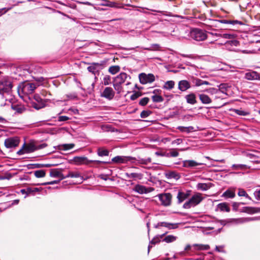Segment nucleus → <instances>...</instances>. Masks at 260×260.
I'll return each instance as SVG.
<instances>
[{
  "label": "nucleus",
  "instance_id": "41",
  "mask_svg": "<svg viewBox=\"0 0 260 260\" xmlns=\"http://www.w3.org/2000/svg\"><path fill=\"white\" fill-rule=\"evenodd\" d=\"M204 91L207 92L208 93H209L211 95L219 94V90L217 89V88H214V87H211V88L204 89Z\"/></svg>",
  "mask_w": 260,
  "mask_h": 260
},
{
  "label": "nucleus",
  "instance_id": "55",
  "mask_svg": "<svg viewBox=\"0 0 260 260\" xmlns=\"http://www.w3.org/2000/svg\"><path fill=\"white\" fill-rule=\"evenodd\" d=\"M35 149L36 151L37 150L42 149H43V148L46 147L47 146V144L45 143H43L41 144L35 143Z\"/></svg>",
  "mask_w": 260,
  "mask_h": 260
},
{
  "label": "nucleus",
  "instance_id": "11",
  "mask_svg": "<svg viewBox=\"0 0 260 260\" xmlns=\"http://www.w3.org/2000/svg\"><path fill=\"white\" fill-rule=\"evenodd\" d=\"M158 197L163 206H168L171 205L172 196L170 193H161Z\"/></svg>",
  "mask_w": 260,
  "mask_h": 260
},
{
  "label": "nucleus",
  "instance_id": "43",
  "mask_svg": "<svg viewBox=\"0 0 260 260\" xmlns=\"http://www.w3.org/2000/svg\"><path fill=\"white\" fill-rule=\"evenodd\" d=\"M125 176L128 179H134V178L140 179V178L141 177V174L137 173H126L125 174Z\"/></svg>",
  "mask_w": 260,
  "mask_h": 260
},
{
  "label": "nucleus",
  "instance_id": "31",
  "mask_svg": "<svg viewBox=\"0 0 260 260\" xmlns=\"http://www.w3.org/2000/svg\"><path fill=\"white\" fill-rule=\"evenodd\" d=\"M231 40L227 41L224 43V45L226 47L228 48L229 49H231L230 46H238L239 45V42L235 39H233Z\"/></svg>",
  "mask_w": 260,
  "mask_h": 260
},
{
  "label": "nucleus",
  "instance_id": "63",
  "mask_svg": "<svg viewBox=\"0 0 260 260\" xmlns=\"http://www.w3.org/2000/svg\"><path fill=\"white\" fill-rule=\"evenodd\" d=\"M141 95V93L139 92H135L131 96V100L132 101H134L140 96Z\"/></svg>",
  "mask_w": 260,
  "mask_h": 260
},
{
  "label": "nucleus",
  "instance_id": "35",
  "mask_svg": "<svg viewBox=\"0 0 260 260\" xmlns=\"http://www.w3.org/2000/svg\"><path fill=\"white\" fill-rule=\"evenodd\" d=\"M211 186L209 184H207L205 183H199L197 185V188L198 190H201L202 191H206L209 189L210 188Z\"/></svg>",
  "mask_w": 260,
  "mask_h": 260
},
{
  "label": "nucleus",
  "instance_id": "60",
  "mask_svg": "<svg viewBox=\"0 0 260 260\" xmlns=\"http://www.w3.org/2000/svg\"><path fill=\"white\" fill-rule=\"evenodd\" d=\"M172 224L166 222H161L158 223L157 225L155 226V228H158L159 226H161L164 228H170V225H172Z\"/></svg>",
  "mask_w": 260,
  "mask_h": 260
},
{
  "label": "nucleus",
  "instance_id": "20",
  "mask_svg": "<svg viewBox=\"0 0 260 260\" xmlns=\"http://www.w3.org/2000/svg\"><path fill=\"white\" fill-rule=\"evenodd\" d=\"M191 87L190 83L186 80H182L178 82V89L181 91H185Z\"/></svg>",
  "mask_w": 260,
  "mask_h": 260
},
{
  "label": "nucleus",
  "instance_id": "24",
  "mask_svg": "<svg viewBox=\"0 0 260 260\" xmlns=\"http://www.w3.org/2000/svg\"><path fill=\"white\" fill-rule=\"evenodd\" d=\"M217 210H219L221 212H229L231 211L229 206V204L226 202H223L218 204L217 205Z\"/></svg>",
  "mask_w": 260,
  "mask_h": 260
},
{
  "label": "nucleus",
  "instance_id": "9",
  "mask_svg": "<svg viewBox=\"0 0 260 260\" xmlns=\"http://www.w3.org/2000/svg\"><path fill=\"white\" fill-rule=\"evenodd\" d=\"M34 100V101H31L30 103V106L34 108L39 110L45 106V101L39 94H35Z\"/></svg>",
  "mask_w": 260,
  "mask_h": 260
},
{
  "label": "nucleus",
  "instance_id": "15",
  "mask_svg": "<svg viewBox=\"0 0 260 260\" xmlns=\"http://www.w3.org/2000/svg\"><path fill=\"white\" fill-rule=\"evenodd\" d=\"M102 66V63L98 62H92L91 66L87 67V70L88 72L91 73L95 76V79L97 78L96 77V74H99V71L100 70V67Z\"/></svg>",
  "mask_w": 260,
  "mask_h": 260
},
{
  "label": "nucleus",
  "instance_id": "64",
  "mask_svg": "<svg viewBox=\"0 0 260 260\" xmlns=\"http://www.w3.org/2000/svg\"><path fill=\"white\" fill-rule=\"evenodd\" d=\"M253 194L256 199L260 200V189H256Z\"/></svg>",
  "mask_w": 260,
  "mask_h": 260
},
{
  "label": "nucleus",
  "instance_id": "61",
  "mask_svg": "<svg viewBox=\"0 0 260 260\" xmlns=\"http://www.w3.org/2000/svg\"><path fill=\"white\" fill-rule=\"evenodd\" d=\"M40 191L39 188H31V187H27V194L34 193V192H39Z\"/></svg>",
  "mask_w": 260,
  "mask_h": 260
},
{
  "label": "nucleus",
  "instance_id": "54",
  "mask_svg": "<svg viewBox=\"0 0 260 260\" xmlns=\"http://www.w3.org/2000/svg\"><path fill=\"white\" fill-rule=\"evenodd\" d=\"M220 38H222L225 39H234L235 35L233 34H220Z\"/></svg>",
  "mask_w": 260,
  "mask_h": 260
},
{
  "label": "nucleus",
  "instance_id": "22",
  "mask_svg": "<svg viewBox=\"0 0 260 260\" xmlns=\"http://www.w3.org/2000/svg\"><path fill=\"white\" fill-rule=\"evenodd\" d=\"M127 77L131 79V77L128 76L125 73H121L114 78V82L122 84L125 82Z\"/></svg>",
  "mask_w": 260,
  "mask_h": 260
},
{
  "label": "nucleus",
  "instance_id": "1",
  "mask_svg": "<svg viewBox=\"0 0 260 260\" xmlns=\"http://www.w3.org/2000/svg\"><path fill=\"white\" fill-rule=\"evenodd\" d=\"M71 162L75 165H88L90 163H94L96 164H107L110 163V161H101L98 160H89L86 156H75L71 160Z\"/></svg>",
  "mask_w": 260,
  "mask_h": 260
},
{
  "label": "nucleus",
  "instance_id": "59",
  "mask_svg": "<svg viewBox=\"0 0 260 260\" xmlns=\"http://www.w3.org/2000/svg\"><path fill=\"white\" fill-rule=\"evenodd\" d=\"M149 101V99L147 97H144L139 101V105L142 106L146 105Z\"/></svg>",
  "mask_w": 260,
  "mask_h": 260
},
{
  "label": "nucleus",
  "instance_id": "10",
  "mask_svg": "<svg viewBox=\"0 0 260 260\" xmlns=\"http://www.w3.org/2000/svg\"><path fill=\"white\" fill-rule=\"evenodd\" d=\"M139 78L140 82L142 84L151 83L155 80L154 75L151 73L146 74V73H142L139 74Z\"/></svg>",
  "mask_w": 260,
  "mask_h": 260
},
{
  "label": "nucleus",
  "instance_id": "36",
  "mask_svg": "<svg viewBox=\"0 0 260 260\" xmlns=\"http://www.w3.org/2000/svg\"><path fill=\"white\" fill-rule=\"evenodd\" d=\"M177 128L181 132H185L186 133H189L191 132L194 131V127L192 126L187 127L179 126Z\"/></svg>",
  "mask_w": 260,
  "mask_h": 260
},
{
  "label": "nucleus",
  "instance_id": "47",
  "mask_svg": "<svg viewBox=\"0 0 260 260\" xmlns=\"http://www.w3.org/2000/svg\"><path fill=\"white\" fill-rule=\"evenodd\" d=\"M166 178L168 179H178V175L174 172H169L165 174Z\"/></svg>",
  "mask_w": 260,
  "mask_h": 260
},
{
  "label": "nucleus",
  "instance_id": "16",
  "mask_svg": "<svg viewBox=\"0 0 260 260\" xmlns=\"http://www.w3.org/2000/svg\"><path fill=\"white\" fill-rule=\"evenodd\" d=\"M183 167L187 168H192L198 166L204 165L205 164L198 162L193 160H185L182 161Z\"/></svg>",
  "mask_w": 260,
  "mask_h": 260
},
{
  "label": "nucleus",
  "instance_id": "38",
  "mask_svg": "<svg viewBox=\"0 0 260 260\" xmlns=\"http://www.w3.org/2000/svg\"><path fill=\"white\" fill-rule=\"evenodd\" d=\"M75 146L74 144H64L59 146V148L60 150L66 151L72 149Z\"/></svg>",
  "mask_w": 260,
  "mask_h": 260
},
{
  "label": "nucleus",
  "instance_id": "26",
  "mask_svg": "<svg viewBox=\"0 0 260 260\" xmlns=\"http://www.w3.org/2000/svg\"><path fill=\"white\" fill-rule=\"evenodd\" d=\"M25 153H30L36 151L35 143H30L27 144L24 143L23 145Z\"/></svg>",
  "mask_w": 260,
  "mask_h": 260
},
{
  "label": "nucleus",
  "instance_id": "13",
  "mask_svg": "<svg viewBox=\"0 0 260 260\" xmlns=\"http://www.w3.org/2000/svg\"><path fill=\"white\" fill-rule=\"evenodd\" d=\"M115 95V92L113 89L110 87H106L103 91L101 93V96L108 100H111Z\"/></svg>",
  "mask_w": 260,
  "mask_h": 260
},
{
  "label": "nucleus",
  "instance_id": "21",
  "mask_svg": "<svg viewBox=\"0 0 260 260\" xmlns=\"http://www.w3.org/2000/svg\"><path fill=\"white\" fill-rule=\"evenodd\" d=\"M198 95L200 100L203 104L208 105L212 102V99L205 93H199Z\"/></svg>",
  "mask_w": 260,
  "mask_h": 260
},
{
  "label": "nucleus",
  "instance_id": "46",
  "mask_svg": "<svg viewBox=\"0 0 260 260\" xmlns=\"http://www.w3.org/2000/svg\"><path fill=\"white\" fill-rule=\"evenodd\" d=\"M152 100L155 103H161L164 101V98L161 95L157 94L152 95Z\"/></svg>",
  "mask_w": 260,
  "mask_h": 260
},
{
  "label": "nucleus",
  "instance_id": "52",
  "mask_svg": "<svg viewBox=\"0 0 260 260\" xmlns=\"http://www.w3.org/2000/svg\"><path fill=\"white\" fill-rule=\"evenodd\" d=\"M179 155V153L177 151L176 149H172L171 151L169 153H167L166 154L167 157H177Z\"/></svg>",
  "mask_w": 260,
  "mask_h": 260
},
{
  "label": "nucleus",
  "instance_id": "12",
  "mask_svg": "<svg viewBox=\"0 0 260 260\" xmlns=\"http://www.w3.org/2000/svg\"><path fill=\"white\" fill-rule=\"evenodd\" d=\"M19 143V140L17 137L9 138L5 141V145L7 148H15Z\"/></svg>",
  "mask_w": 260,
  "mask_h": 260
},
{
  "label": "nucleus",
  "instance_id": "30",
  "mask_svg": "<svg viewBox=\"0 0 260 260\" xmlns=\"http://www.w3.org/2000/svg\"><path fill=\"white\" fill-rule=\"evenodd\" d=\"M50 176L52 177H60L61 179H64L63 175L56 169L50 170Z\"/></svg>",
  "mask_w": 260,
  "mask_h": 260
},
{
  "label": "nucleus",
  "instance_id": "23",
  "mask_svg": "<svg viewBox=\"0 0 260 260\" xmlns=\"http://www.w3.org/2000/svg\"><path fill=\"white\" fill-rule=\"evenodd\" d=\"M185 99L186 101V103L187 104L190 105H194L197 103L196 100V95L194 93H190L188 94H187L185 96Z\"/></svg>",
  "mask_w": 260,
  "mask_h": 260
},
{
  "label": "nucleus",
  "instance_id": "27",
  "mask_svg": "<svg viewBox=\"0 0 260 260\" xmlns=\"http://www.w3.org/2000/svg\"><path fill=\"white\" fill-rule=\"evenodd\" d=\"M80 178V181L82 182L83 180V177L81 176V175L78 172H72L70 171L68 174L64 176V178Z\"/></svg>",
  "mask_w": 260,
  "mask_h": 260
},
{
  "label": "nucleus",
  "instance_id": "29",
  "mask_svg": "<svg viewBox=\"0 0 260 260\" xmlns=\"http://www.w3.org/2000/svg\"><path fill=\"white\" fill-rule=\"evenodd\" d=\"M192 83L195 86H200L203 85H210L211 84L207 81H204L199 78H195L192 80Z\"/></svg>",
  "mask_w": 260,
  "mask_h": 260
},
{
  "label": "nucleus",
  "instance_id": "34",
  "mask_svg": "<svg viewBox=\"0 0 260 260\" xmlns=\"http://www.w3.org/2000/svg\"><path fill=\"white\" fill-rule=\"evenodd\" d=\"M222 197L225 198L233 199L235 197V193L234 191L229 189L223 193Z\"/></svg>",
  "mask_w": 260,
  "mask_h": 260
},
{
  "label": "nucleus",
  "instance_id": "37",
  "mask_svg": "<svg viewBox=\"0 0 260 260\" xmlns=\"http://www.w3.org/2000/svg\"><path fill=\"white\" fill-rule=\"evenodd\" d=\"M232 167L234 170H245L247 169L250 168V167L244 164H234L232 165Z\"/></svg>",
  "mask_w": 260,
  "mask_h": 260
},
{
  "label": "nucleus",
  "instance_id": "28",
  "mask_svg": "<svg viewBox=\"0 0 260 260\" xmlns=\"http://www.w3.org/2000/svg\"><path fill=\"white\" fill-rule=\"evenodd\" d=\"M109 153V151L104 147H101L97 149V154L100 157L107 156Z\"/></svg>",
  "mask_w": 260,
  "mask_h": 260
},
{
  "label": "nucleus",
  "instance_id": "49",
  "mask_svg": "<svg viewBox=\"0 0 260 260\" xmlns=\"http://www.w3.org/2000/svg\"><path fill=\"white\" fill-rule=\"evenodd\" d=\"M177 237L173 235H168L163 239V241L167 243H170L175 241Z\"/></svg>",
  "mask_w": 260,
  "mask_h": 260
},
{
  "label": "nucleus",
  "instance_id": "45",
  "mask_svg": "<svg viewBox=\"0 0 260 260\" xmlns=\"http://www.w3.org/2000/svg\"><path fill=\"white\" fill-rule=\"evenodd\" d=\"M34 175L37 178H42L45 176L46 172L45 170H39L34 172Z\"/></svg>",
  "mask_w": 260,
  "mask_h": 260
},
{
  "label": "nucleus",
  "instance_id": "5",
  "mask_svg": "<svg viewBox=\"0 0 260 260\" xmlns=\"http://www.w3.org/2000/svg\"><path fill=\"white\" fill-rule=\"evenodd\" d=\"M243 202H233L232 203L233 210L235 212L239 211L240 212L252 214L258 212V209L252 207H243L241 209H239L241 205H244Z\"/></svg>",
  "mask_w": 260,
  "mask_h": 260
},
{
  "label": "nucleus",
  "instance_id": "14",
  "mask_svg": "<svg viewBox=\"0 0 260 260\" xmlns=\"http://www.w3.org/2000/svg\"><path fill=\"white\" fill-rule=\"evenodd\" d=\"M154 189L152 187H146L145 186L137 184L135 186L134 190L140 194L147 193L153 191Z\"/></svg>",
  "mask_w": 260,
  "mask_h": 260
},
{
  "label": "nucleus",
  "instance_id": "18",
  "mask_svg": "<svg viewBox=\"0 0 260 260\" xmlns=\"http://www.w3.org/2000/svg\"><path fill=\"white\" fill-rule=\"evenodd\" d=\"M132 157L130 156H116L113 157L111 161L117 164L125 163L132 159Z\"/></svg>",
  "mask_w": 260,
  "mask_h": 260
},
{
  "label": "nucleus",
  "instance_id": "57",
  "mask_svg": "<svg viewBox=\"0 0 260 260\" xmlns=\"http://www.w3.org/2000/svg\"><path fill=\"white\" fill-rule=\"evenodd\" d=\"M152 113L149 110H143L140 114V116L142 118H145L148 117Z\"/></svg>",
  "mask_w": 260,
  "mask_h": 260
},
{
  "label": "nucleus",
  "instance_id": "40",
  "mask_svg": "<svg viewBox=\"0 0 260 260\" xmlns=\"http://www.w3.org/2000/svg\"><path fill=\"white\" fill-rule=\"evenodd\" d=\"M193 246L194 247L195 249L198 250H208L210 248V246L209 245H204V244H194Z\"/></svg>",
  "mask_w": 260,
  "mask_h": 260
},
{
  "label": "nucleus",
  "instance_id": "3",
  "mask_svg": "<svg viewBox=\"0 0 260 260\" xmlns=\"http://www.w3.org/2000/svg\"><path fill=\"white\" fill-rule=\"evenodd\" d=\"M253 220L251 217H241L236 218H227L221 220L220 223L221 225H236L248 222Z\"/></svg>",
  "mask_w": 260,
  "mask_h": 260
},
{
  "label": "nucleus",
  "instance_id": "50",
  "mask_svg": "<svg viewBox=\"0 0 260 260\" xmlns=\"http://www.w3.org/2000/svg\"><path fill=\"white\" fill-rule=\"evenodd\" d=\"M160 49V46L157 44H153L151 45L150 47L145 48L144 49L149 51H157L159 50Z\"/></svg>",
  "mask_w": 260,
  "mask_h": 260
},
{
  "label": "nucleus",
  "instance_id": "2",
  "mask_svg": "<svg viewBox=\"0 0 260 260\" xmlns=\"http://www.w3.org/2000/svg\"><path fill=\"white\" fill-rule=\"evenodd\" d=\"M13 85L11 80L8 77H4L0 80V94L4 98V93L10 94Z\"/></svg>",
  "mask_w": 260,
  "mask_h": 260
},
{
  "label": "nucleus",
  "instance_id": "6",
  "mask_svg": "<svg viewBox=\"0 0 260 260\" xmlns=\"http://www.w3.org/2000/svg\"><path fill=\"white\" fill-rule=\"evenodd\" d=\"M37 88L36 83H26L25 84H19L17 87V92L19 95L21 97L20 95V90L21 89L22 92L24 94H31Z\"/></svg>",
  "mask_w": 260,
  "mask_h": 260
},
{
  "label": "nucleus",
  "instance_id": "48",
  "mask_svg": "<svg viewBox=\"0 0 260 260\" xmlns=\"http://www.w3.org/2000/svg\"><path fill=\"white\" fill-rule=\"evenodd\" d=\"M234 111L236 114L241 116H247L250 114L249 112L242 109H235Z\"/></svg>",
  "mask_w": 260,
  "mask_h": 260
},
{
  "label": "nucleus",
  "instance_id": "33",
  "mask_svg": "<svg viewBox=\"0 0 260 260\" xmlns=\"http://www.w3.org/2000/svg\"><path fill=\"white\" fill-rule=\"evenodd\" d=\"M175 86V82L173 80L167 81L162 86V88L170 90L172 89Z\"/></svg>",
  "mask_w": 260,
  "mask_h": 260
},
{
  "label": "nucleus",
  "instance_id": "44",
  "mask_svg": "<svg viewBox=\"0 0 260 260\" xmlns=\"http://www.w3.org/2000/svg\"><path fill=\"white\" fill-rule=\"evenodd\" d=\"M238 195L239 197H244L246 199H248L249 200H251V198L249 196V195L246 193V191L243 189V188H239V191L238 192Z\"/></svg>",
  "mask_w": 260,
  "mask_h": 260
},
{
  "label": "nucleus",
  "instance_id": "7",
  "mask_svg": "<svg viewBox=\"0 0 260 260\" xmlns=\"http://www.w3.org/2000/svg\"><path fill=\"white\" fill-rule=\"evenodd\" d=\"M208 31L200 28H194L190 32L191 37L197 41H202L206 39Z\"/></svg>",
  "mask_w": 260,
  "mask_h": 260
},
{
  "label": "nucleus",
  "instance_id": "19",
  "mask_svg": "<svg viewBox=\"0 0 260 260\" xmlns=\"http://www.w3.org/2000/svg\"><path fill=\"white\" fill-rule=\"evenodd\" d=\"M245 78L248 80H260V75L255 71H251L245 74Z\"/></svg>",
  "mask_w": 260,
  "mask_h": 260
},
{
  "label": "nucleus",
  "instance_id": "42",
  "mask_svg": "<svg viewBox=\"0 0 260 260\" xmlns=\"http://www.w3.org/2000/svg\"><path fill=\"white\" fill-rule=\"evenodd\" d=\"M120 67L119 66H113L109 68V72L112 75H115L120 71Z\"/></svg>",
  "mask_w": 260,
  "mask_h": 260
},
{
  "label": "nucleus",
  "instance_id": "51",
  "mask_svg": "<svg viewBox=\"0 0 260 260\" xmlns=\"http://www.w3.org/2000/svg\"><path fill=\"white\" fill-rule=\"evenodd\" d=\"M208 34L211 35L212 36H213L214 38V40L210 42V44L214 43L215 41H217L218 40V38H220V36H221L220 33L208 31Z\"/></svg>",
  "mask_w": 260,
  "mask_h": 260
},
{
  "label": "nucleus",
  "instance_id": "62",
  "mask_svg": "<svg viewBox=\"0 0 260 260\" xmlns=\"http://www.w3.org/2000/svg\"><path fill=\"white\" fill-rule=\"evenodd\" d=\"M29 169H36L43 168V164H34L29 165Z\"/></svg>",
  "mask_w": 260,
  "mask_h": 260
},
{
  "label": "nucleus",
  "instance_id": "25",
  "mask_svg": "<svg viewBox=\"0 0 260 260\" xmlns=\"http://www.w3.org/2000/svg\"><path fill=\"white\" fill-rule=\"evenodd\" d=\"M213 229H202L201 232L206 236H215L220 232V229L212 231Z\"/></svg>",
  "mask_w": 260,
  "mask_h": 260
},
{
  "label": "nucleus",
  "instance_id": "58",
  "mask_svg": "<svg viewBox=\"0 0 260 260\" xmlns=\"http://www.w3.org/2000/svg\"><path fill=\"white\" fill-rule=\"evenodd\" d=\"M111 77L109 75H106L103 79V84L104 85H108L111 83Z\"/></svg>",
  "mask_w": 260,
  "mask_h": 260
},
{
  "label": "nucleus",
  "instance_id": "32",
  "mask_svg": "<svg viewBox=\"0 0 260 260\" xmlns=\"http://www.w3.org/2000/svg\"><path fill=\"white\" fill-rule=\"evenodd\" d=\"M12 109L19 114H21L26 110L23 106L18 105H12Z\"/></svg>",
  "mask_w": 260,
  "mask_h": 260
},
{
  "label": "nucleus",
  "instance_id": "8",
  "mask_svg": "<svg viewBox=\"0 0 260 260\" xmlns=\"http://www.w3.org/2000/svg\"><path fill=\"white\" fill-rule=\"evenodd\" d=\"M214 22L215 23V26H217V23H220L229 25V29H233L234 27L237 25H243L244 23L242 21H239L237 20H232V19H219L214 20Z\"/></svg>",
  "mask_w": 260,
  "mask_h": 260
},
{
  "label": "nucleus",
  "instance_id": "39",
  "mask_svg": "<svg viewBox=\"0 0 260 260\" xmlns=\"http://www.w3.org/2000/svg\"><path fill=\"white\" fill-rule=\"evenodd\" d=\"M229 88V86L226 83H221L218 86L217 89L219 90V93L221 92L225 94H226V90Z\"/></svg>",
  "mask_w": 260,
  "mask_h": 260
},
{
  "label": "nucleus",
  "instance_id": "4",
  "mask_svg": "<svg viewBox=\"0 0 260 260\" xmlns=\"http://www.w3.org/2000/svg\"><path fill=\"white\" fill-rule=\"evenodd\" d=\"M202 194L199 192L196 193L183 205L184 209H190L199 205L203 200Z\"/></svg>",
  "mask_w": 260,
  "mask_h": 260
},
{
  "label": "nucleus",
  "instance_id": "56",
  "mask_svg": "<svg viewBox=\"0 0 260 260\" xmlns=\"http://www.w3.org/2000/svg\"><path fill=\"white\" fill-rule=\"evenodd\" d=\"M113 85L115 90L117 91V93H120L122 90L121 84L114 82Z\"/></svg>",
  "mask_w": 260,
  "mask_h": 260
},
{
  "label": "nucleus",
  "instance_id": "17",
  "mask_svg": "<svg viewBox=\"0 0 260 260\" xmlns=\"http://www.w3.org/2000/svg\"><path fill=\"white\" fill-rule=\"evenodd\" d=\"M191 192V191L190 190H187L186 192L179 191L177 197L178 203L180 204L188 198L190 196Z\"/></svg>",
  "mask_w": 260,
  "mask_h": 260
},
{
  "label": "nucleus",
  "instance_id": "53",
  "mask_svg": "<svg viewBox=\"0 0 260 260\" xmlns=\"http://www.w3.org/2000/svg\"><path fill=\"white\" fill-rule=\"evenodd\" d=\"M163 236H164V234L163 235H157V236H156L150 241V244H155L156 243H158L160 241V239L162 238Z\"/></svg>",
  "mask_w": 260,
  "mask_h": 260
}]
</instances>
